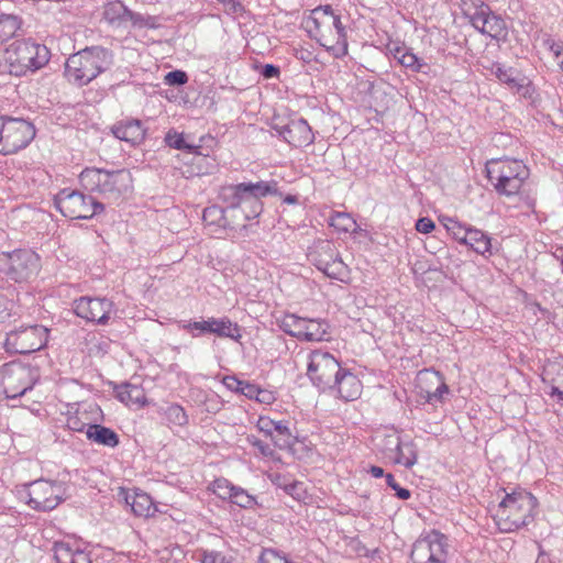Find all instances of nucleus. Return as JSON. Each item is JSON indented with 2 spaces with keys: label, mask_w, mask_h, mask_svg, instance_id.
I'll return each instance as SVG.
<instances>
[{
  "label": "nucleus",
  "mask_w": 563,
  "mask_h": 563,
  "mask_svg": "<svg viewBox=\"0 0 563 563\" xmlns=\"http://www.w3.org/2000/svg\"><path fill=\"white\" fill-rule=\"evenodd\" d=\"M306 29L333 57L339 58L347 53L344 27L331 7H318L312 10L306 20Z\"/></svg>",
  "instance_id": "f257e3e1"
},
{
  "label": "nucleus",
  "mask_w": 563,
  "mask_h": 563,
  "mask_svg": "<svg viewBox=\"0 0 563 563\" xmlns=\"http://www.w3.org/2000/svg\"><path fill=\"white\" fill-rule=\"evenodd\" d=\"M49 60V51L45 45L32 41H15L0 55V71L13 76H23L27 71L42 68Z\"/></svg>",
  "instance_id": "f03ea898"
},
{
  "label": "nucleus",
  "mask_w": 563,
  "mask_h": 563,
  "mask_svg": "<svg viewBox=\"0 0 563 563\" xmlns=\"http://www.w3.org/2000/svg\"><path fill=\"white\" fill-rule=\"evenodd\" d=\"M537 498L525 490L506 494L499 503L494 520L501 532L516 531L532 521Z\"/></svg>",
  "instance_id": "7ed1b4c3"
},
{
  "label": "nucleus",
  "mask_w": 563,
  "mask_h": 563,
  "mask_svg": "<svg viewBox=\"0 0 563 563\" xmlns=\"http://www.w3.org/2000/svg\"><path fill=\"white\" fill-rule=\"evenodd\" d=\"M112 63V54L101 46L87 47L66 60L65 76L68 81L85 86Z\"/></svg>",
  "instance_id": "20e7f679"
},
{
  "label": "nucleus",
  "mask_w": 563,
  "mask_h": 563,
  "mask_svg": "<svg viewBox=\"0 0 563 563\" xmlns=\"http://www.w3.org/2000/svg\"><path fill=\"white\" fill-rule=\"evenodd\" d=\"M79 180L81 186L91 192H98L104 199L117 201L132 186L131 174L125 169L106 170L101 168H85Z\"/></svg>",
  "instance_id": "39448f33"
},
{
  "label": "nucleus",
  "mask_w": 563,
  "mask_h": 563,
  "mask_svg": "<svg viewBox=\"0 0 563 563\" xmlns=\"http://www.w3.org/2000/svg\"><path fill=\"white\" fill-rule=\"evenodd\" d=\"M486 170L495 190L507 197L517 195L529 177L528 167L518 159H492L487 163Z\"/></svg>",
  "instance_id": "423d86ee"
},
{
  "label": "nucleus",
  "mask_w": 563,
  "mask_h": 563,
  "mask_svg": "<svg viewBox=\"0 0 563 563\" xmlns=\"http://www.w3.org/2000/svg\"><path fill=\"white\" fill-rule=\"evenodd\" d=\"M463 12L470 23L482 34L497 42L506 40L508 33L506 22L495 14L488 4L481 0H472L465 3Z\"/></svg>",
  "instance_id": "0eeeda50"
},
{
  "label": "nucleus",
  "mask_w": 563,
  "mask_h": 563,
  "mask_svg": "<svg viewBox=\"0 0 563 563\" xmlns=\"http://www.w3.org/2000/svg\"><path fill=\"white\" fill-rule=\"evenodd\" d=\"M40 269V257L31 250H15L0 253V274L8 279L22 283L36 276Z\"/></svg>",
  "instance_id": "6e6552de"
},
{
  "label": "nucleus",
  "mask_w": 563,
  "mask_h": 563,
  "mask_svg": "<svg viewBox=\"0 0 563 563\" xmlns=\"http://www.w3.org/2000/svg\"><path fill=\"white\" fill-rule=\"evenodd\" d=\"M37 379V369L20 362H10L0 367V386L9 399L23 396Z\"/></svg>",
  "instance_id": "1a4fd4ad"
},
{
  "label": "nucleus",
  "mask_w": 563,
  "mask_h": 563,
  "mask_svg": "<svg viewBox=\"0 0 563 563\" xmlns=\"http://www.w3.org/2000/svg\"><path fill=\"white\" fill-rule=\"evenodd\" d=\"M21 496L26 498L31 508L48 511L55 509L66 498V486L62 482L38 479L24 485Z\"/></svg>",
  "instance_id": "9d476101"
},
{
  "label": "nucleus",
  "mask_w": 563,
  "mask_h": 563,
  "mask_svg": "<svg viewBox=\"0 0 563 563\" xmlns=\"http://www.w3.org/2000/svg\"><path fill=\"white\" fill-rule=\"evenodd\" d=\"M35 129L23 119L1 117L0 154L10 155L27 146L34 139Z\"/></svg>",
  "instance_id": "9b49d317"
},
{
  "label": "nucleus",
  "mask_w": 563,
  "mask_h": 563,
  "mask_svg": "<svg viewBox=\"0 0 563 563\" xmlns=\"http://www.w3.org/2000/svg\"><path fill=\"white\" fill-rule=\"evenodd\" d=\"M55 206L69 219H90L103 210V205L85 194L63 189L55 197Z\"/></svg>",
  "instance_id": "f8f14e48"
},
{
  "label": "nucleus",
  "mask_w": 563,
  "mask_h": 563,
  "mask_svg": "<svg viewBox=\"0 0 563 563\" xmlns=\"http://www.w3.org/2000/svg\"><path fill=\"white\" fill-rule=\"evenodd\" d=\"M341 369L339 361L329 352L314 350L308 356L307 374L312 384L322 390L333 388Z\"/></svg>",
  "instance_id": "ddd939ff"
},
{
  "label": "nucleus",
  "mask_w": 563,
  "mask_h": 563,
  "mask_svg": "<svg viewBox=\"0 0 563 563\" xmlns=\"http://www.w3.org/2000/svg\"><path fill=\"white\" fill-rule=\"evenodd\" d=\"M448 552V538L432 530L413 543L410 558L413 563H446Z\"/></svg>",
  "instance_id": "4468645a"
},
{
  "label": "nucleus",
  "mask_w": 563,
  "mask_h": 563,
  "mask_svg": "<svg viewBox=\"0 0 563 563\" xmlns=\"http://www.w3.org/2000/svg\"><path fill=\"white\" fill-rule=\"evenodd\" d=\"M47 341V329L34 324L10 331L4 342L11 353L27 354L42 349Z\"/></svg>",
  "instance_id": "2eb2a0df"
},
{
  "label": "nucleus",
  "mask_w": 563,
  "mask_h": 563,
  "mask_svg": "<svg viewBox=\"0 0 563 563\" xmlns=\"http://www.w3.org/2000/svg\"><path fill=\"white\" fill-rule=\"evenodd\" d=\"M282 330L300 341H322L328 333V323L320 319H307L285 314L280 320Z\"/></svg>",
  "instance_id": "dca6fc26"
},
{
  "label": "nucleus",
  "mask_w": 563,
  "mask_h": 563,
  "mask_svg": "<svg viewBox=\"0 0 563 563\" xmlns=\"http://www.w3.org/2000/svg\"><path fill=\"white\" fill-rule=\"evenodd\" d=\"M183 329L191 333L192 336L209 333L219 338H229L234 341H239L242 336L238 323L231 321L228 317L208 318L201 321L188 322L183 325Z\"/></svg>",
  "instance_id": "f3484780"
},
{
  "label": "nucleus",
  "mask_w": 563,
  "mask_h": 563,
  "mask_svg": "<svg viewBox=\"0 0 563 563\" xmlns=\"http://www.w3.org/2000/svg\"><path fill=\"white\" fill-rule=\"evenodd\" d=\"M113 302L107 298L81 297L74 302V311L87 321L106 324L113 311Z\"/></svg>",
  "instance_id": "a211bd4d"
},
{
  "label": "nucleus",
  "mask_w": 563,
  "mask_h": 563,
  "mask_svg": "<svg viewBox=\"0 0 563 563\" xmlns=\"http://www.w3.org/2000/svg\"><path fill=\"white\" fill-rule=\"evenodd\" d=\"M320 250L321 253L313 260L317 268L330 278L345 282L349 278V268L335 253L334 246L323 242Z\"/></svg>",
  "instance_id": "6ab92c4d"
},
{
  "label": "nucleus",
  "mask_w": 563,
  "mask_h": 563,
  "mask_svg": "<svg viewBox=\"0 0 563 563\" xmlns=\"http://www.w3.org/2000/svg\"><path fill=\"white\" fill-rule=\"evenodd\" d=\"M272 128L294 147L308 146L314 140L310 125L303 119L290 120L286 124L274 123Z\"/></svg>",
  "instance_id": "aec40b11"
},
{
  "label": "nucleus",
  "mask_w": 563,
  "mask_h": 563,
  "mask_svg": "<svg viewBox=\"0 0 563 563\" xmlns=\"http://www.w3.org/2000/svg\"><path fill=\"white\" fill-rule=\"evenodd\" d=\"M418 384L421 391L426 393L428 402L441 400L443 394L449 391L443 376L435 371L424 369L418 374Z\"/></svg>",
  "instance_id": "412c9836"
},
{
  "label": "nucleus",
  "mask_w": 563,
  "mask_h": 563,
  "mask_svg": "<svg viewBox=\"0 0 563 563\" xmlns=\"http://www.w3.org/2000/svg\"><path fill=\"white\" fill-rule=\"evenodd\" d=\"M328 390L335 391L345 401H352L361 396L362 383L356 375L342 368L333 382V388Z\"/></svg>",
  "instance_id": "4be33fe9"
},
{
  "label": "nucleus",
  "mask_w": 563,
  "mask_h": 563,
  "mask_svg": "<svg viewBox=\"0 0 563 563\" xmlns=\"http://www.w3.org/2000/svg\"><path fill=\"white\" fill-rule=\"evenodd\" d=\"M119 497L122 498L135 516L139 517H151L155 514L156 507L153 504L151 496L144 492L128 490L121 488Z\"/></svg>",
  "instance_id": "5701e85b"
},
{
  "label": "nucleus",
  "mask_w": 563,
  "mask_h": 563,
  "mask_svg": "<svg viewBox=\"0 0 563 563\" xmlns=\"http://www.w3.org/2000/svg\"><path fill=\"white\" fill-rule=\"evenodd\" d=\"M113 135L131 145H139L145 139V129L140 120H122L111 128Z\"/></svg>",
  "instance_id": "b1692460"
},
{
  "label": "nucleus",
  "mask_w": 563,
  "mask_h": 563,
  "mask_svg": "<svg viewBox=\"0 0 563 563\" xmlns=\"http://www.w3.org/2000/svg\"><path fill=\"white\" fill-rule=\"evenodd\" d=\"M99 413L100 409L96 404L81 406L68 415L66 426L71 431L84 432L97 422Z\"/></svg>",
  "instance_id": "393cba45"
},
{
  "label": "nucleus",
  "mask_w": 563,
  "mask_h": 563,
  "mask_svg": "<svg viewBox=\"0 0 563 563\" xmlns=\"http://www.w3.org/2000/svg\"><path fill=\"white\" fill-rule=\"evenodd\" d=\"M494 74L499 81L506 84L510 89L515 90L523 97L528 96L530 91V85L527 81V78L522 77L516 69L505 68L500 65H496Z\"/></svg>",
  "instance_id": "a878e982"
},
{
  "label": "nucleus",
  "mask_w": 563,
  "mask_h": 563,
  "mask_svg": "<svg viewBox=\"0 0 563 563\" xmlns=\"http://www.w3.org/2000/svg\"><path fill=\"white\" fill-rule=\"evenodd\" d=\"M389 461L406 468H411L418 461V448L413 440L400 438L399 445H397Z\"/></svg>",
  "instance_id": "bb28decb"
},
{
  "label": "nucleus",
  "mask_w": 563,
  "mask_h": 563,
  "mask_svg": "<svg viewBox=\"0 0 563 563\" xmlns=\"http://www.w3.org/2000/svg\"><path fill=\"white\" fill-rule=\"evenodd\" d=\"M461 244L468 245L474 252L483 256L492 254L490 238L478 229L468 228V230L464 232L463 238L461 239Z\"/></svg>",
  "instance_id": "cd10ccee"
},
{
  "label": "nucleus",
  "mask_w": 563,
  "mask_h": 563,
  "mask_svg": "<svg viewBox=\"0 0 563 563\" xmlns=\"http://www.w3.org/2000/svg\"><path fill=\"white\" fill-rule=\"evenodd\" d=\"M117 398L129 407L141 408L146 402L144 389L139 385L122 384L115 388Z\"/></svg>",
  "instance_id": "c85d7f7f"
},
{
  "label": "nucleus",
  "mask_w": 563,
  "mask_h": 563,
  "mask_svg": "<svg viewBox=\"0 0 563 563\" xmlns=\"http://www.w3.org/2000/svg\"><path fill=\"white\" fill-rule=\"evenodd\" d=\"M86 437L93 443L99 445L115 448L119 444V435L110 428L98 424L89 426L86 430Z\"/></svg>",
  "instance_id": "c756f323"
},
{
  "label": "nucleus",
  "mask_w": 563,
  "mask_h": 563,
  "mask_svg": "<svg viewBox=\"0 0 563 563\" xmlns=\"http://www.w3.org/2000/svg\"><path fill=\"white\" fill-rule=\"evenodd\" d=\"M54 556L57 563H90V559L86 552L73 550L64 542L55 543Z\"/></svg>",
  "instance_id": "7c9ffc66"
},
{
  "label": "nucleus",
  "mask_w": 563,
  "mask_h": 563,
  "mask_svg": "<svg viewBox=\"0 0 563 563\" xmlns=\"http://www.w3.org/2000/svg\"><path fill=\"white\" fill-rule=\"evenodd\" d=\"M102 15L110 26L123 27L126 25L128 8L119 0L111 1L104 5Z\"/></svg>",
  "instance_id": "2f4dec72"
},
{
  "label": "nucleus",
  "mask_w": 563,
  "mask_h": 563,
  "mask_svg": "<svg viewBox=\"0 0 563 563\" xmlns=\"http://www.w3.org/2000/svg\"><path fill=\"white\" fill-rule=\"evenodd\" d=\"M263 210V203L254 196L244 194L241 203L238 206V210L234 211L233 218L243 219L244 221L254 219L261 214Z\"/></svg>",
  "instance_id": "473e14b6"
},
{
  "label": "nucleus",
  "mask_w": 563,
  "mask_h": 563,
  "mask_svg": "<svg viewBox=\"0 0 563 563\" xmlns=\"http://www.w3.org/2000/svg\"><path fill=\"white\" fill-rule=\"evenodd\" d=\"M563 364H549L544 368L543 380L552 383L551 394L563 400Z\"/></svg>",
  "instance_id": "72a5a7b5"
},
{
  "label": "nucleus",
  "mask_w": 563,
  "mask_h": 563,
  "mask_svg": "<svg viewBox=\"0 0 563 563\" xmlns=\"http://www.w3.org/2000/svg\"><path fill=\"white\" fill-rule=\"evenodd\" d=\"M244 183L235 186H224L220 190V200L227 206V209L232 212L238 210V206L244 196Z\"/></svg>",
  "instance_id": "f704fd0d"
},
{
  "label": "nucleus",
  "mask_w": 563,
  "mask_h": 563,
  "mask_svg": "<svg viewBox=\"0 0 563 563\" xmlns=\"http://www.w3.org/2000/svg\"><path fill=\"white\" fill-rule=\"evenodd\" d=\"M271 438L280 450L290 449L296 442V437L284 421H277L274 434Z\"/></svg>",
  "instance_id": "c9c22d12"
},
{
  "label": "nucleus",
  "mask_w": 563,
  "mask_h": 563,
  "mask_svg": "<svg viewBox=\"0 0 563 563\" xmlns=\"http://www.w3.org/2000/svg\"><path fill=\"white\" fill-rule=\"evenodd\" d=\"M400 435L396 431L378 435L376 438L377 450L384 455L385 459L389 460L394 451L399 445Z\"/></svg>",
  "instance_id": "e433bc0d"
},
{
  "label": "nucleus",
  "mask_w": 563,
  "mask_h": 563,
  "mask_svg": "<svg viewBox=\"0 0 563 563\" xmlns=\"http://www.w3.org/2000/svg\"><path fill=\"white\" fill-rule=\"evenodd\" d=\"M202 219L208 225H217L220 228H227L230 225L225 217V210L216 205L205 208Z\"/></svg>",
  "instance_id": "4c0bfd02"
},
{
  "label": "nucleus",
  "mask_w": 563,
  "mask_h": 563,
  "mask_svg": "<svg viewBox=\"0 0 563 563\" xmlns=\"http://www.w3.org/2000/svg\"><path fill=\"white\" fill-rule=\"evenodd\" d=\"M329 224L339 232H353L357 224L356 221L345 212H335L330 217Z\"/></svg>",
  "instance_id": "58836bf2"
},
{
  "label": "nucleus",
  "mask_w": 563,
  "mask_h": 563,
  "mask_svg": "<svg viewBox=\"0 0 563 563\" xmlns=\"http://www.w3.org/2000/svg\"><path fill=\"white\" fill-rule=\"evenodd\" d=\"M20 29L18 16L12 14H0V41H7L15 35Z\"/></svg>",
  "instance_id": "ea45409f"
},
{
  "label": "nucleus",
  "mask_w": 563,
  "mask_h": 563,
  "mask_svg": "<svg viewBox=\"0 0 563 563\" xmlns=\"http://www.w3.org/2000/svg\"><path fill=\"white\" fill-rule=\"evenodd\" d=\"M244 191L251 196H254L258 200L262 197H266L268 195H275L277 192L276 183L269 184L265 181H260L256 184H245L244 183Z\"/></svg>",
  "instance_id": "a19ab883"
},
{
  "label": "nucleus",
  "mask_w": 563,
  "mask_h": 563,
  "mask_svg": "<svg viewBox=\"0 0 563 563\" xmlns=\"http://www.w3.org/2000/svg\"><path fill=\"white\" fill-rule=\"evenodd\" d=\"M163 413L166 419L175 426L181 427L188 422V416L186 415L185 409L177 404L168 405L163 409Z\"/></svg>",
  "instance_id": "79ce46f5"
},
{
  "label": "nucleus",
  "mask_w": 563,
  "mask_h": 563,
  "mask_svg": "<svg viewBox=\"0 0 563 563\" xmlns=\"http://www.w3.org/2000/svg\"><path fill=\"white\" fill-rule=\"evenodd\" d=\"M235 487L227 478L221 477L213 481L210 488L219 498L230 500Z\"/></svg>",
  "instance_id": "37998d69"
},
{
  "label": "nucleus",
  "mask_w": 563,
  "mask_h": 563,
  "mask_svg": "<svg viewBox=\"0 0 563 563\" xmlns=\"http://www.w3.org/2000/svg\"><path fill=\"white\" fill-rule=\"evenodd\" d=\"M400 64L407 68H410L413 71L423 74H427V68H429L428 64L419 59L413 53L409 51L406 54L401 55Z\"/></svg>",
  "instance_id": "c03bdc74"
},
{
  "label": "nucleus",
  "mask_w": 563,
  "mask_h": 563,
  "mask_svg": "<svg viewBox=\"0 0 563 563\" xmlns=\"http://www.w3.org/2000/svg\"><path fill=\"white\" fill-rule=\"evenodd\" d=\"M165 142L169 147L176 150H187L189 152H192L195 148H197L196 146L186 143L184 135L175 131L167 132L165 136Z\"/></svg>",
  "instance_id": "a18cd8bd"
},
{
  "label": "nucleus",
  "mask_w": 563,
  "mask_h": 563,
  "mask_svg": "<svg viewBox=\"0 0 563 563\" xmlns=\"http://www.w3.org/2000/svg\"><path fill=\"white\" fill-rule=\"evenodd\" d=\"M230 501L242 508H250L255 504L254 497L251 496L245 489L238 486L235 487Z\"/></svg>",
  "instance_id": "49530a36"
},
{
  "label": "nucleus",
  "mask_w": 563,
  "mask_h": 563,
  "mask_svg": "<svg viewBox=\"0 0 563 563\" xmlns=\"http://www.w3.org/2000/svg\"><path fill=\"white\" fill-rule=\"evenodd\" d=\"M285 492L298 501H303L308 497L305 484L299 481H289Z\"/></svg>",
  "instance_id": "de8ad7c7"
},
{
  "label": "nucleus",
  "mask_w": 563,
  "mask_h": 563,
  "mask_svg": "<svg viewBox=\"0 0 563 563\" xmlns=\"http://www.w3.org/2000/svg\"><path fill=\"white\" fill-rule=\"evenodd\" d=\"M345 551L349 554H354L356 556H367L368 550L364 547L358 538H349L345 539Z\"/></svg>",
  "instance_id": "09e8293b"
},
{
  "label": "nucleus",
  "mask_w": 563,
  "mask_h": 563,
  "mask_svg": "<svg viewBox=\"0 0 563 563\" xmlns=\"http://www.w3.org/2000/svg\"><path fill=\"white\" fill-rule=\"evenodd\" d=\"M260 563H288L287 559L280 555L276 550L265 549L262 551L260 558Z\"/></svg>",
  "instance_id": "8fccbe9b"
},
{
  "label": "nucleus",
  "mask_w": 563,
  "mask_h": 563,
  "mask_svg": "<svg viewBox=\"0 0 563 563\" xmlns=\"http://www.w3.org/2000/svg\"><path fill=\"white\" fill-rule=\"evenodd\" d=\"M14 302L0 294V322H4L11 316H15Z\"/></svg>",
  "instance_id": "3c124183"
},
{
  "label": "nucleus",
  "mask_w": 563,
  "mask_h": 563,
  "mask_svg": "<svg viewBox=\"0 0 563 563\" xmlns=\"http://www.w3.org/2000/svg\"><path fill=\"white\" fill-rule=\"evenodd\" d=\"M201 563H232L227 556L218 551H202Z\"/></svg>",
  "instance_id": "603ef678"
},
{
  "label": "nucleus",
  "mask_w": 563,
  "mask_h": 563,
  "mask_svg": "<svg viewBox=\"0 0 563 563\" xmlns=\"http://www.w3.org/2000/svg\"><path fill=\"white\" fill-rule=\"evenodd\" d=\"M246 440L252 446L256 448L263 456L273 455L274 450L267 443H264L263 441L257 439L255 435H249Z\"/></svg>",
  "instance_id": "864d4df0"
},
{
  "label": "nucleus",
  "mask_w": 563,
  "mask_h": 563,
  "mask_svg": "<svg viewBox=\"0 0 563 563\" xmlns=\"http://www.w3.org/2000/svg\"><path fill=\"white\" fill-rule=\"evenodd\" d=\"M276 423H277V421H275L268 417H260L256 426L261 432L271 437L274 434Z\"/></svg>",
  "instance_id": "5fc2aeb1"
},
{
  "label": "nucleus",
  "mask_w": 563,
  "mask_h": 563,
  "mask_svg": "<svg viewBox=\"0 0 563 563\" xmlns=\"http://www.w3.org/2000/svg\"><path fill=\"white\" fill-rule=\"evenodd\" d=\"M188 80V76L185 71L183 70H174V71H169L166 76H165V81L166 84L168 85H184L186 84Z\"/></svg>",
  "instance_id": "6e6d98bb"
},
{
  "label": "nucleus",
  "mask_w": 563,
  "mask_h": 563,
  "mask_svg": "<svg viewBox=\"0 0 563 563\" xmlns=\"http://www.w3.org/2000/svg\"><path fill=\"white\" fill-rule=\"evenodd\" d=\"M386 483L391 489L396 492V495L400 499L406 500L410 497V492L406 488L400 487L391 474L386 475Z\"/></svg>",
  "instance_id": "4d7b16f0"
},
{
  "label": "nucleus",
  "mask_w": 563,
  "mask_h": 563,
  "mask_svg": "<svg viewBox=\"0 0 563 563\" xmlns=\"http://www.w3.org/2000/svg\"><path fill=\"white\" fill-rule=\"evenodd\" d=\"M446 229L452 232L453 236L456 241L461 243V239L463 238V234L465 231L468 230V228H464L460 222L453 219H449L448 223L445 224Z\"/></svg>",
  "instance_id": "13d9d810"
},
{
  "label": "nucleus",
  "mask_w": 563,
  "mask_h": 563,
  "mask_svg": "<svg viewBox=\"0 0 563 563\" xmlns=\"http://www.w3.org/2000/svg\"><path fill=\"white\" fill-rule=\"evenodd\" d=\"M435 228L430 218H420L416 223V230L420 233H430Z\"/></svg>",
  "instance_id": "bf43d9fd"
},
{
  "label": "nucleus",
  "mask_w": 563,
  "mask_h": 563,
  "mask_svg": "<svg viewBox=\"0 0 563 563\" xmlns=\"http://www.w3.org/2000/svg\"><path fill=\"white\" fill-rule=\"evenodd\" d=\"M222 383L228 389L236 393H240L242 388L241 386H243V380H240L234 376H225Z\"/></svg>",
  "instance_id": "052dcab7"
},
{
  "label": "nucleus",
  "mask_w": 563,
  "mask_h": 563,
  "mask_svg": "<svg viewBox=\"0 0 563 563\" xmlns=\"http://www.w3.org/2000/svg\"><path fill=\"white\" fill-rule=\"evenodd\" d=\"M241 387L242 388H241L240 393L250 399H255L256 396L258 395L260 387L254 384L243 380V386H241Z\"/></svg>",
  "instance_id": "680f3d73"
},
{
  "label": "nucleus",
  "mask_w": 563,
  "mask_h": 563,
  "mask_svg": "<svg viewBox=\"0 0 563 563\" xmlns=\"http://www.w3.org/2000/svg\"><path fill=\"white\" fill-rule=\"evenodd\" d=\"M229 13H239L243 10L242 4L238 0H218Z\"/></svg>",
  "instance_id": "e2e57ef3"
},
{
  "label": "nucleus",
  "mask_w": 563,
  "mask_h": 563,
  "mask_svg": "<svg viewBox=\"0 0 563 563\" xmlns=\"http://www.w3.org/2000/svg\"><path fill=\"white\" fill-rule=\"evenodd\" d=\"M279 68L272 64H266L262 67L261 75L265 79L276 78L279 76Z\"/></svg>",
  "instance_id": "0e129e2a"
},
{
  "label": "nucleus",
  "mask_w": 563,
  "mask_h": 563,
  "mask_svg": "<svg viewBox=\"0 0 563 563\" xmlns=\"http://www.w3.org/2000/svg\"><path fill=\"white\" fill-rule=\"evenodd\" d=\"M128 22H131L134 26L142 27L145 25V18L142 14L128 9L126 23Z\"/></svg>",
  "instance_id": "69168bd1"
},
{
  "label": "nucleus",
  "mask_w": 563,
  "mask_h": 563,
  "mask_svg": "<svg viewBox=\"0 0 563 563\" xmlns=\"http://www.w3.org/2000/svg\"><path fill=\"white\" fill-rule=\"evenodd\" d=\"M269 478H271L273 484H275L276 486L283 488L284 490L286 489L287 484L289 482V479L285 475H282L279 473L271 474Z\"/></svg>",
  "instance_id": "338daca9"
},
{
  "label": "nucleus",
  "mask_w": 563,
  "mask_h": 563,
  "mask_svg": "<svg viewBox=\"0 0 563 563\" xmlns=\"http://www.w3.org/2000/svg\"><path fill=\"white\" fill-rule=\"evenodd\" d=\"M255 400L262 404H271L275 400V397L271 391L260 388L258 395L256 396Z\"/></svg>",
  "instance_id": "774afa93"
}]
</instances>
